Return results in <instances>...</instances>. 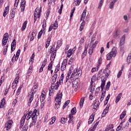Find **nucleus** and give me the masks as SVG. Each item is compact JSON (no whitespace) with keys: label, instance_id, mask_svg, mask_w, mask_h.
Wrapping results in <instances>:
<instances>
[{"label":"nucleus","instance_id":"nucleus-1","mask_svg":"<svg viewBox=\"0 0 131 131\" xmlns=\"http://www.w3.org/2000/svg\"><path fill=\"white\" fill-rule=\"evenodd\" d=\"M103 74L104 73L102 71V70H100L97 74V80H100V78H101V90L103 91L104 90V88L105 87V85L106 84V80L107 79L106 77H104Z\"/></svg>","mask_w":131,"mask_h":131},{"label":"nucleus","instance_id":"nucleus-2","mask_svg":"<svg viewBox=\"0 0 131 131\" xmlns=\"http://www.w3.org/2000/svg\"><path fill=\"white\" fill-rule=\"evenodd\" d=\"M62 96H63V94H62V92L60 93H58L57 94V96L55 98V101H56V103L55 104V110H58L60 107L61 100L62 99Z\"/></svg>","mask_w":131,"mask_h":131},{"label":"nucleus","instance_id":"nucleus-3","mask_svg":"<svg viewBox=\"0 0 131 131\" xmlns=\"http://www.w3.org/2000/svg\"><path fill=\"white\" fill-rule=\"evenodd\" d=\"M37 113V110L36 109H35L33 112L32 111L29 112V113L26 115L25 117H24L25 118H26V120L27 121H29L31 118H32V120H33V118L34 117V118H36V115Z\"/></svg>","mask_w":131,"mask_h":131},{"label":"nucleus","instance_id":"nucleus-4","mask_svg":"<svg viewBox=\"0 0 131 131\" xmlns=\"http://www.w3.org/2000/svg\"><path fill=\"white\" fill-rule=\"evenodd\" d=\"M117 53V48L116 47H114L112 51L106 55V59L109 60L112 59L113 57H116Z\"/></svg>","mask_w":131,"mask_h":131},{"label":"nucleus","instance_id":"nucleus-5","mask_svg":"<svg viewBox=\"0 0 131 131\" xmlns=\"http://www.w3.org/2000/svg\"><path fill=\"white\" fill-rule=\"evenodd\" d=\"M41 7L39 8L37 7L34 12V23H35L37 18H39L41 17Z\"/></svg>","mask_w":131,"mask_h":131},{"label":"nucleus","instance_id":"nucleus-6","mask_svg":"<svg viewBox=\"0 0 131 131\" xmlns=\"http://www.w3.org/2000/svg\"><path fill=\"white\" fill-rule=\"evenodd\" d=\"M9 38V34L8 33L4 34L3 39H2V46L4 47L7 43Z\"/></svg>","mask_w":131,"mask_h":131},{"label":"nucleus","instance_id":"nucleus-7","mask_svg":"<svg viewBox=\"0 0 131 131\" xmlns=\"http://www.w3.org/2000/svg\"><path fill=\"white\" fill-rule=\"evenodd\" d=\"M58 20L56 19L55 21V23L54 24H52L49 28V30H48V32H51L53 29L54 30H56L58 28Z\"/></svg>","mask_w":131,"mask_h":131},{"label":"nucleus","instance_id":"nucleus-8","mask_svg":"<svg viewBox=\"0 0 131 131\" xmlns=\"http://www.w3.org/2000/svg\"><path fill=\"white\" fill-rule=\"evenodd\" d=\"M38 86L39 85L38 83L34 84L30 93L33 94V95H34V94H36V93H37V92L38 91Z\"/></svg>","mask_w":131,"mask_h":131},{"label":"nucleus","instance_id":"nucleus-9","mask_svg":"<svg viewBox=\"0 0 131 131\" xmlns=\"http://www.w3.org/2000/svg\"><path fill=\"white\" fill-rule=\"evenodd\" d=\"M100 105V102L99 101H94L92 104V111L95 112V111L98 110V108Z\"/></svg>","mask_w":131,"mask_h":131},{"label":"nucleus","instance_id":"nucleus-10","mask_svg":"<svg viewBox=\"0 0 131 131\" xmlns=\"http://www.w3.org/2000/svg\"><path fill=\"white\" fill-rule=\"evenodd\" d=\"M34 94H33L32 93H30L28 95V106H30L31 105V103L32 101L34 100Z\"/></svg>","mask_w":131,"mask_h":131},{"label":"nucleus","instance_id":"nucleus-11","mask_svg":"<svg viewBox=\"0 0 131 131\" xmlns=\"http://www.w3.org/2000/svg\"><path fill=\"white\" fill-rule=\"evenodd\" d=\"M12 121L9 120L7 122L5 125V128H6L7 130H9L11 128L12 125Z\"/></svg>","mask_w":131,"mask_h":131},{"label":"nucleus","instance_id":"nucleus-12","mask_svg":"<svg viewBox=\"0 0 131 131\" xmlns=\"http://www.w3.org/2000/svg\"><path fill=\"white\" fill-rule=\"evenodd\" d=\"M110 108V104H108L106 105V107L104 110V111L102 113V117H105V115H106L109 112Z\"/></svg>","mask_w":131,"mask_h":131},{"label":"nucleus","instance_id":"nucleus-13","mask_svg":"<svg viewBox=\"0 0 131 131\" xmlns=\"http://www.w3.org/2000/svg\"><path fill=\"white\" fill-rule=\"evenodd\" d=\"M20 77V72H17L16 75H15V78L14 80V81L13 82L14 83H18L19 82V79Z\"/></svg>","mask_w":131,"mask_h":131},{"label":"nucleus","instance_id":"nucleus-14","mask_svg":"<svg viewBox=\"0 0 131 131\" xmlns=\"http://www.w3.org/2000/svg\"><path fill=\"white\" fill-rule=\"evenodd\" d=\"M36 122H37L36 118L33 117L32 122H30V124L29 125V128H32L33 126H34L36 124Z\"/></svg>","mask_w":131,"mask_h":131},{"label":"nucleus","instance_id":"nucleus-15","mask_svg":"<svg viewBox=\"0 0 131 131\" xmlns=\"http://www.w3.org/2000/svg\"><path fill=\"white\" fill-rule=\"evenodd\" d=\"M60 84L59 81H57L55 84H52L51 85V90H53V91H54V90H58L60 86Z\"/></svg>","mask_w":131,"mask_h":131},{"label":"nucleus","instance_id":"nucleus-16","mask_svg":"<svg viewBox=\"0 0 131 131\" xmlns=\"http://www.w3.org/2000/svg\"><path fill=\"white\" fill-rule=\"evenodd\" d=\"M52 35H50L48 36V39H47V41L46 43V48H48L49 47V46H50L51 40H52Z\"/></svg>","mask_w":131,"mask_h":131},{"label":"nucleus","instance_id":"nucleus-17","mask_svg":"<svg viewBox=\"0 0 131 131\" xmlns=\"http://www.w3.org/2000/svg\"><path fill=\"white\" fill-rule=\"evenodd\" d=\"M58 77V74H55L51 78V82L52 84H54V83H55L56 80H57V78Z\"/></svg>","mask_w":131,"mask_h":131},{"label":"nucleus","instance_id":"nucleus-18","mask_svg":"<svg viewBox=\"0 0 131 131\" xmlns=\"http://www.w3.org/2000/svg\"><path fill=\"white\" fill-rule=\"evenodd\" d=\"M16 39H13V41L11 43V50L12 51H14L16 49Z\"/></svg>","mask_w":131,"mask_h":131},{"label":"nucleus","instance_id":"nucleus-19","mask_svg":"<svg viewBox=\"0 0 131 131\" xmlns=\"http://www.w3.org/2000/svg\"><path fill=\"white\" fill-rule=\"evenodd\" d=\"M88 45L85 46V49L84 52L81 54V59H84V57L86 56V54L88 53Z\"/></svg>","mask_w":131,"mask_h":131},{"label":"nucleus","instance_id":"nucleus-20","mask_svg":"<svg viewBox=\"0 0 131 131\" xmlns=\"http://www.w3.org/2000/svg\"><path fill=\"white\" fill-rule=\"evenodd\" d=\"M46 99V92L43 91L40 96V101L41 103L45 101Z\"/></svg>","mask_w":131,"mask_h":131},{"label":"nucleus","instance_id":"nucleus-21","mask_svg":"<svg viewBox=\"0 0 131 131\" xmlns=\"http://www.w3.org/2000/svg\"><path fill=\"white\" fill-rule=\"evenodd\" d=\"M99 122L97 121L96 123L94 125V126L91 127L88 131H95L97 129V126L99 125Z\"/></svg>","mask_w":131,"mask_h":131},{"label":"nucleus","instance_id":"nucleus-22","mask_svg":"<svg viewBox=\"0 0 131 131\" xmlns=\"http://www.w3.org/2000/svg\"><path fill=\"white\" fill-rule=\"evenodd\" d=\"M12 12L10 13V18L13 19L15 16V9L14 8L12 9Z\"/></svg>","mask_w":131,"mask_h":131},{"label":"nucleus","instance_id":"nucleus-23","mask_svg":"<svg viewBox=\"0 0 131 131\" xmlns=\"http://www.w3.org/2000/svg\"><path fill=\"white\" fill-rule=\"evenodd\" d=\"M20 52H21V51H20V49H18L17 50V51L16 52V56L15 55L14 56V60H15V61H17V60L18 59L19 55H20Z\"/></svg>","mask_w":131,"mask_h":131},{"label":"nucleus","instance_id":"nucleus-24","mask_svg":"<svg viewBox=\"0 0 131 131\" xmlns=\"http://www.w3.org/2000/svg\"><path fill=\"white\" fill-rule=\"evenodd\" d=\"M63 40L62 39L59 40L57 41V47H56V49H58L60 48V47L62 46Z\"/></svg>","mask_w":131,"mask_h":131},{"label":"nucleus","instance_id":"nucleus-25","mask_svg":"<svg viewBox=\"0 0 131 131\" xmlns=\"http://www.w3.org/2000/svg\"><path fill=\"white\" fill-rule=\"evenodd\" d=\"M28 23V21L27 20H26V21L23 24V25H22V27H21V30L22 31H25V29H26Z\"/></svg>","mask_w":131,"mask_h":131},{"label":"nucleus","instance_id":"nucleus-26","mask_svg":"<svg viewBox=\"0 0 131 131\" xmlns=\"http://www.w3.org/2000/svg\"><path fill=\"white\" fill-rule=\"evenodd\" d=\"M122 94L121 93H119V95H117L116 100H115V103L117 104L119 102L121 97H122Z\"/></svg>","mask_w":131,"mask_h":131},{"label":"nucleus","instance_id":"nucleus-27","mask_svg":"<svg viewBox=\"0 0 131 131\" xmlns=\"http://www.w3.org/2000/svg\"><path fill=\"white\" fill-rule=\"evenodd\" d=\"M86 15V9H84L83 12H82V15L81 16V19L82 20H83Z\"/></svg>","mask_w":131,"mask_h":131},{"label":"nucleus","instance_id":"nucleus-28","mask_svg":"<svg viewBox=\"0 0 131 131\" xmlns=\"http://www.w3.org/2000/svg\"><path fill=\"white\" fill-rule=\"evenodd\" d=\"M94 115L92 114L91 115L89 120L88 121V124H91V123H93V122L94 121Z\"/></svg>","mask_w":131,"mask_h":131},{"label":"nucleus","instance_id":"nucleus-29","mask_svg":"<svg viewBox=\"0 0 131 131\" xmlns=\"http://www.w3.org/2000/svg\"><path fill=\"white\" fill-rule=\"evenodd\" d=\"M82 0H74L73 3V5L76 6H78L80 5Z\"/></svg>","mask_w":131,"mask_h":131},{"label":"nucleus","instance_id":"nucleus-30","mask_svg":"<svg viewBox=\"0 0 131 131\" xmlns=\"http://www.w3.org/2000/svg\"><path fill=\"white\" fill-rule=\"evenodd\" d=\"M63 79H64V74H62L59 78V80L58 81L59 84H62V83H63Z\"/></svg>","mask_w":131,"mask_h":131},{"label":"nucleus","instance_id":"nucleus-31","mask_svg":"<svg viewBox=\"0 0 131 131\" xmlns=\"http://www.w3.org/2000/svg\"><path fill=\"white\" fill-rule=\"evenodd\" d=\"M104 73H105V76H104V77L107 79V78H108V76H109L110 75V70H105Z\"/></svg>","mask_w":131,"mask_h":131},{"label":"nucleus","instance_id":"nucleus-32","mask_svg":"<svg viewBox=\"0 0 131 131\" xmlns=\"http://www.w3.org/2000/svg\"><path fill=\"white\" fill-rule=\"evenodd\" d=\"M85 26V21H83L80 26V28H79L80 31H82V30H83V28H84Z\"/></svg>","mask_w":131,"mask_h":131},{"label":"nucleus","instance_id":"nucleus-33","mask_svg":"<svg viewBox=\"0 0 131 131\" xmlns=\"http://www.w3.org/2000/svg\"><path fill=\"white\" fill-rule=\"evenodd\" d=\"M126 61L128 64L131 63V53L128 54L126 58Z\"/></svg>","mask_w":131,"mask_h":131},{"label":"nucleus","instance_id":"nucleus-34","mask_svg":"<svg viewBox=\"0 0 131 131\" xmlns=\"http://www.w3.org/2000/svg\"><path fill=\"white\" fill-rule=\"evenodd\" d=\"M83 103H84V97H82L79 102V105L80 107L83 106Z\"/></svg>","mask_w":131,"mask_h":131},{"label":"nucleus","instance_id":"nucleus-35","mask_svg":"<svg viewBox=\"0 0 131 131\" xmlns=\"http://www.w3.org/2000/svg\"><path fill=\"white\" fill-rule=\"evenodd\" d=\"M125 36L124 35H123L121 39H120V46H122L124 43V41H125Z\"/></svg>","mask_w":131,"mask_h":131},{"label":"nucleus","instance_id":"nucleus-36","mask_svg":"<svg viewBox=\"0 0 131 131\" xmlns=\"http://www.w3.org/2000/svg\"><path fill=\"white\" fill-rule=\"evenodd\" d=\"M28 123H26L25 125L23 127L21 131H27L28 129Z\"/></svg>","mask_w":131,"mask_h":131},{"label":"nucleus","instance_id":"nucleus-37","mask_svg":"<svg viewBox=\"0 0 131 131\" xmlns=\"http://www.w3.org/2000/svg\"><path fill=\"white\" fill-rule=\"evenodd\" d=\"M79 76H81V70H78L77 72H76V77L77 79Z\"/></svg>","mask_w":131,"mask_h":131},{"label":"nucleus","instance_id":"nucleus-38","mask_svg":"<svg viewBox=\"0 0 131 131\" xmlns=\"http://www.w3.org/2000/svg\"><path fill=\"white\" fill-rule=\"evenodd\" d=\"M72 55V50L69 49L67 54V57H68V58H70Z\"/></svg>","mask_w":131,"mask_h":131},{"label":"nucleus","instance_id":"nucleus-39","mask_svg":"<svg viewBox=\"0 0 131 131\" xmlns=\"http://www.w3.org/2000/svg\"><path fill=\"white\" fill-rule=\"evenodd\" d=\"M96 80H97V77H96V76L94 75L91 78V85H93V83H94Z\"/></svg>","mask_w":131,"mask_h":131},{"label":"nucleus","instance_id":"nucleus-40","mask_svg":"<svg viewBox=\"0 0 131 131\" xmlns=\"http://www.w3.org/2000/svg\"><path fill=\"white\" fill-rule=\"evenodd\" d=\"M125 115H126V111H124L120 115V119L121 120L123 119Z\"/></svg>","mask_w":131,"mask_h":131},{"label":"nucleus","instance_id":"nucleus-41","mask_svg":"<svg viewBox=\"0 0 131 131\" xmlns=\"http://www.w3.org/2000/svg\"><path fill=\"white\" fill-rule=\"evenodd\" d=\"M110 94H108L105 100L104 101V105H107L108 104V101H109V99H110Z\"/></svg>","mask_w":131,"mask_h":131},{"label":"nucleus","instance_id":"nucleus-42","mask_svg":"<svg viewBox=\"0 0 131 131\" xmlns=\"http://www.w3.org/2000/svg\"><path fill=\"white\" fill-rule=\"evenodd\" d=\"M105 95H106V91H103L102 92V95L100 98V102H102L103 100H104V97H105Z\"/></svg>","mask_w":131,"mask_h":131},{"label":"nucleus","instance_id":"nucleus-43","mask_svg":"<svg viewBox=\"0 0 131 131\" xmlns=\"http://www.w3.org/2000/svg\"><path fill=\"white\" fill-rule=\"evenodd\" d=\"M72 82V83H73V86H78V82H77V81H76V80H72V81H71Z\"/></svg>","mask_w":131,"mask_h":131},{"label":"nucleus","instance_id":"nucleus-44","mask_svg":"<svg viewBox=\"0 0 131 131\" xmlns=\"http://www.w3.org/2000/svg\"><path fill=\"white\" fill-rule=\"evenodd\" d=\"M67 122V118H65L64 117H62L61 118L60 122L62 124H64L65 123H66Z\"/></svg>","mask_w":131,"mask_h":131},{"label":"nucleus","instance_id":"nucleus-45","mask_svg":"<svg viewBox=\"0 0 131 131\" xmlns=\"http://www.w3.org/2000/svg\"><path fill=\"white\" fill-rule=\"evenodd\" d=\"M13 113V109L10 108L8 110V114H7V116H9L12 115Z\"/></svg>","mask_w":131,"mask_h":131},{"label":"nucleus","instance_id":"nucleus-46","mask_svg":"<svg viewBox=\"0 0 131 131\" xmlns=\"http://www.w3.org/2000/svg\"><path fill=\"white\" fill-rule=\"evenodd\" d=\"M8 47H9V45H8V44H7L6 47H4V52H3L4 55H6L7 52L8 51Z\"/></svg>","mask_w":131,"mask_h":131},{"label":"nucleus","instance_id":"nucleus-47","mask_svg":"<svg viewBox=\"0 0 131 131\" xmlns=\"http://www.w3.org/2000/svg\"><path fill=\"white\" fill-rule=\"evenodd\" d=\"M98 43L99 41L98 40L95 41V42L92 45L91 48L93 49H95V48L97 47Z\"/></svg>","mask_w":131,"mask_h":131},{"label":"nucleus","instance_id":"nucleus-48","mask_svg":"<svg viewBox=\"0 0 131 131\" xmlns=\"http://www.w3.org/2000/svg\"><path fill=\"white\" fill-rule=\"evenodd\" d=\"M56 122V118L55 117H52L51 122L49 123L50 125L54 124Z\"/></svg>","mask_w":131,"mask_h":131},{"label":"nucleus","instance_id":"nucleus-49","mask_svg":"<svg viewBox=\"0 0 131 131\" xmlns=\"http://www.w3.org/2000/svg\"><path fill=\"white\" fill-rule=\"evenodd\" d=\"M19 2V0H15V3L14 4V7L15 9H16V8H17Z\"/></svg>","mask_w":131,"mask_h":131},{"label":"nucleus","instance_id":"nucleus-50","mask_svg":"<svg viewBox=\"0 0 131 131\" xmlns=\"http://www.w3.org/2000/svg\"><path fill=\"white\" fill-rule=\"evenodd\" d=\"M69 103H70V100H68L67 101H66V102L64 103V105H63V109H64L65 107H66L68 104H69Z\"/></svg>","mask_w":131,"mask_h":131},{"label":"nucleus","instance_id":"nucleus-51","mask_svg":"<svg viewBox=\"0 0 131 131\" xmlns=\"http://www.w3.org/2000/svg\"><path fill=\"white\" fill-rule=\"evenodd\" d=\"M123 122H121L120 125L117 127L116 131H119L121 128H122V124Z\"/></svg>","mask_w":131,"mask_h":131},{"label":"nucleus","instance_id":"nucleus-52","mask_svg":"<svg viewBox=\"0 0 131 131\" xmlns=\"http://www.w3.org/2000/svg\"><path fill=\"white\" fill-rule=\"evenodd\" d=\"M84 39H85V37L83 36V37H81L80 40V41L79 42V43L80 45L83 44V42H84Z\"/></svg>","mask_w":131,"mask_h":131},{"label":"nucleus","instance_id":"nucleus-53","mask_svg":"<svg viewBox=\"0 0 131 131\" xmlns=\"http://www.w3.org/2000/svg\"><path fill=\"white\" fill-rule=\"evenodd\" d=\"M129 125V123L128 122H127L126 123H125L123 126H122V129H127V127H128Z\"/></svg>","mask_w":131,"mask_h":131},{"label":"nucleus","instance_id":"nucleus-54","mask_svg":"<svg viewBox=\"0 0 131 131\" xmlns=\"http://www.w3.org/2000/svg\"><path fill=\"white\" fill-rule=\"evenodd\" d=\"M43 24L42 25V28H43V30H45L46 29V27H47V21L46 20L44 19L43 20Z\"/></svg>","mask_w":131,"mask_h":131},{"label":"nucleus","instance_id":"nucleus-55","mask_svg":"<svg viewBox=\"0 0 131 131\" xmlns=\"http://www.w3.org/2000/svg\"><path fill=\"white\" fill-rule=\"evenodd\" d=\"M71 113H72V115H74L76 114V107H73L71 111Z\"/></svg>","mask_w":131,"mask_h":131},{"label":"nucleus","instance_id":"nucleus-56","mask_svg":"<svg viewBox=\"0 0 131 131\" xmlns=\"http://www.w3.org/2000/svg\"><path fill=\"white\" fill-rule=\"evenodd\" d=\"M116 1H115V0H114L111 4H110V8L112 9L114 8V6L115 4Z\"/></svg>","mask_w":131,"mask_h":131},{"label":"nucleus","instance_id":"nucleus-57","mask_svg":"<svg viewBox=\"0 0 131 131\" xmlns=\"http://www.w3.org/2000/svg\"><path fill=\"white\" fill-rule=\"evenodd\" d=\"M110 85H111V82L108 81L106 85V89L107 91H109Z\"/></svg>","mask_w":131,"mask_h":131},{"label":"nucleus","instance_id":"nucleus-58","mask_svg":"<svg viewBox=\"0 0 131 131\" xmlns=\"http://www.w3.org/2000/svg\"><path fill=\"white\" fill-rule=\"evenodd\" d=\"M126 48L125 46H122L120 48V51L121 52L123 53V54H124V53L125 52V50H126Z\"/></svg>","mask_w":131,"mask_h":131},{"label":"nucleus","instance_id":"nucleus-59","mask_svg":"<svg viewBox=\"0 0 131 131\" xmlns=\"http://www.w3.org/2000/svg\"><path fill=\"white\" fill-rule=\"evenodd\" d=\"M56 53H57V50H54V51H53L51 54V57H55L56 56Z\"/></svg>","mask_w":131,"mask_h":131},{"label":"nucleus","instance_id":"nucleus-60","mask_svg":"<svg viewBox=\"0 0 131 131\" xmlns=\"http://www.w3.org/2000/svg\"><path fill=\"white\" fill-rule=\"evenodd\" d=\"M53 68V64L52 63H50L48 66V70L50 71V70H52Z\"/></svg>","mask_w":131,"mask_h":131},{"label":"nucleus","instance_id":"nucleus-61","mask_svg":"<svg viewBox=\"0 0 131 131\" xmlns=\"http://www.w3.org/2000/svg\"><path fill=\"white\" fill-rule=\"evenodd\" d=\"M26 118L24 117H23L20 120V124L24 125L25 124Z\"/></svg>","mask_w":131,"mask_h":131},{"label":"nucleus","instance_id":"nucleus-62","mask_svg":"<svg viewBox=\"0 0 131 131\" xmlns=\"http://www.w3.org/2000/svg\"><path fill=\"white\" fill-rule=\"evenodd\" d=\"M103 3H104V0H100L99 2V5L98 7L99 9H101L102 8V6H103Z\"/></svg>","mask_w":131,"mask_h":131},{"label":"nucleus","instance_id":"nucleus-63","mask_svg":"<svg viewBox=\"0 0 131 131\" xmlns=\"http://www.w3.org/2000/svg\"><path fill=\"white\" fill-rule=\"evenodd\" d=\"M75 76H74L73 74H72L71 77H70V80H71V81H72V80H74V79H76V77H75Z\"/></svg>","mask_w":131,"mask_h":131},{"label":"nucleus","instance_id":"nucleus-64","mask_svg":"<svg viewBox=\"0 0 131 131\" xmlns=\"http://www.w3.org/2000/svg\"><path fill=\"white\" fill-rule=\"evenodd\" d=\"M21 89H22L21 86H19V87L18 88L17 92H16L17 95H20V92L21 91Z\"/></svg>","mask_w":131,"mask_h":131}]
</instances>
